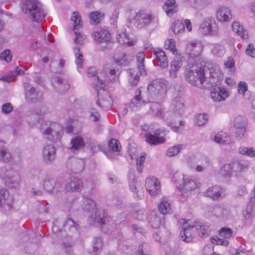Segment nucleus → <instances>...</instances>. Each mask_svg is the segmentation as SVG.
<instances>
[{"mask_svg":"<svg viewBox=\"0 0 255 255\" xmlns=\"http://www.w3.org/2000/svg\"><path fill=\"white\" fill-rule=\"evenodd\" d=\"M212 214L217 218H224L228 214L227 208L222 204H217L210 209Z\"/></svg>","mask_w":255,"mask_h":255,"instance_id":"nucleus-29","label":"nucleus"},{"mask_svg":"<svg viewBox=\"0 0 255 255\" xmlns=\"http://www.w3.org/2000/svg\"><path fill=\"white\" fill-rule=\"evenodd\" d=\"M216 17L221 22L229 21L232 18L231 10L227 6H222L218 9Z\"/></svg>","mask_w":255,"mask_h":255,"instance_id":"nucleus-26","label":"nucleus"},{"mask_svg":"<svg viewBox=\"0 0 255 255\" xmlns=\"http://www.w3.org/2000/svg\"><path fill=\"white\" fill-rule=\"evenodd\" d=\"M163 9L168 16H172L177 11L175 0H167L163 6Z\"/></svg>","mask_w":255,"mask_h":255,"instance_id":"nucleus-38","label":"nucleus"},{"mask_svg":"<svg viewBox=\"0 0 255 255\" xmlns=\"http://www.w3.org/2000/svg\"><path fill=\"white\" fill-rule=\"evenodd\" d=\"M52 84L57 91L61 93L67 91L70 87L69 84L66 82H64L60 77H57L55 82L53 81Z\"/></svg>","mask_w":255,"mask_h":255,"instance_id":"nucleus-40","label":"nucleus"},{"mask_svg":"<svg viewBox=\"0 0 255 255\" xmlns=\"http://www.w3.org/2000/svg\"><path fill=\"white\" fill-rule=\"evenodd\" d=\"M228 94L224 88L219 87L214 89L211 92V97L215 102L224 101L228 97Z\"/></svg>","mask_w":255,"mask_h":255,"instance_id":"nucleus-28","label":"nucleus"},{"mask_svg":"<svg viewBox=\"0 0 255 255\" xmlns=\"http://www.w3.org/2000/svg\"><path fill=\"white\" fill-rule=\"evenodd\" d=\"M233 166L231 164H225L221 170V175L225 178L231 177L233 172Z\"/></svg>","mask_w":255,"mask_h":255,"instance_id":"nucleus-55","label":"nucleus"},{"mask_svg":"<svg viewBox=\"0 0 255 255\" xmlns=\"http://www.w3.org/2000/svg\"><path fill=\"white\" fill-rule=\"evenodd\" d=\"M73 52L75 56V63L79 72L81 73L83 65V56L80 51L79 47H75L73 48Z\"/></svg>","mask_w":255,"mask_h":255,"instance_id":"nucleus-35","label":"nucleus"},{"mask_svg":"<svg viewBox=\"0 0 255 255\" xmlns=\"http://www.w3.org/2000/svg\"><path fill=\"white\" fill-rule=\"evenodd\" d=\"M164 48L172 52L174 54L177 52L176 48L175 40L172 38L167 39L165 41Z\"/></svg>","mask_w":255,"mask_h":255,"instance_id":"nucleus-53","label":"nucleus"},{"mask_svg":"<svg viewBox=\"0 0 255 255\" xmlns=\"http://www.w3.org/2000/svg\"><path fill=\"white\" fill-rule=\"evenodd\" d=\"M211 242L216 245H222L227 246L229 245V241L228 240L223 239L220 238H219L217 236L213 237L211 238Z\"/></svg>","mask_w":255,"mask_h":255,"instance_id":"nucleus-63","label":"nucleus"},{"mask_svg":"<svg viewBox=\"0 0 255 255\" xmlns=\"http://www.w3.org/2000/svg\"><path fill=\"white\" fill-rule=\"evenodd\" d=\"M193 223L195 230L199 236L201 237L208 236L210 229L209 226L207 223L201 221H195Z\"/></svg>","mask_w":255,"mask_h":255,"instance_id":"nucleus-27","label":"nucleus"},{"mask_svg":"<svg viewBox=\"0 0 255 255\" xmlns=\"http://www.w3.org/2000/svg\"><path fill=\"white\" fill-rule=\"evenodd\" d=\"M13 198L5 189H0V208L5 210L12 209L13 205Z\"/></svg>","mask_w":255,"mask_h":255,"instance_id":"nucleus-16","label":"nucleus"},{"mask_svg":"<svg viewBox=\"0 0 255 255\" xmlns=\"http://www.w3.org/2000/svg\"><path fill=\"white\" fill-rule=\"evenodd\" d=\"M114 58L117 64L125 66L129 63L132 59V56L129 54L122 53L116 54Z\"/></svg>","mask_w":255,"mask_h":255,"instance_id":"nucleus-31","label":"nucleus"},{"mask_svg":"<svg viewBox=\"0 0 255 255\" xmlns=\"http://www.w3.org/2000/svg\"><path fill=\"white\" fill-rule=\"evenodd\" d=\"M153 53L156 57V65L164 69L168 65V61L165 52L161 48H156L153 50Z\"/></svg>","mask_w":255,"mask_h":255,"instance_id":"nucleus-22","label":"nucleus"},{"mask_svg":"<svg viewBox=\"0 0 255 255\" xmlns=\"http://www.w3.org/2000/svg\"><path fill=\"white\" fill-rule=\"evenodd\" d=\"M87 75L89 77H92L93 79L94 84H96L99 86V88H104L105 86V82L102 80H100L99 77L96 75L95 69L93 67L90 68L87 70Z\"/></svg>","mask_w":255,"mask_h":255,"instance_id":"nucleus-37","label":"nucleus"},{"mask_svg":"<svg viewBox=\"0 0 255 255\" xmlns=\"http://www.w3.org/2000/svg\"><path fill=\"white\" fill-rule=\"evenodd\" d=\"M225 133H217L214 137V141L220 144H230L231 143L230 137L228 135L225 136Z\"/></svg>","mask_w":255,"mask_h":255,"instance_id":"nucleus-47","label":"nucleus"},{"mask_svg":"<svg viewBox=\"0 0 255 255\" xmlns=\"http://www.w3.org/2000/svg\"><path fill=\"white\" fill-rule=\"evenodd\" d=\"M224 189L218 186L209 187L204 193V195L215 200H219L224 196Z\"/></svg>","mask_w":255,"mask_h":255,"instance_id":"nucleus-24","label":"nucleus"},{"mask_svg":"<svg viewBox=\"0 0 255 255\" xmlns=\"http://www.w3.org/2000/svg\"><path fill=\"white\" fill-rule=\"evenodd\" d=\"M248 86L246 82L244 81H240L238 84V91L239 94H242L246 99H249L251 95L248 92Z\"/></svg>","mask_w":255,"mask_h":255,"instance_id":"nucleus-42","label":"nucleus"},{"mask_svg":"<svg viewBox=\"0 0 255 255\" xmlns=\"http://www.w3.org/2000/svg\"><path fill=\"white\" fill-rule=\"evenodd\" d=\"M185 79L192 85L202 84L205 80L204 69L194 63H188L185 70Z\"/></svg>","mask_w":255,"mask_h":255,"instance_id":"nucleus-5","label":"nucleus"},{"mask_svg":"<svg viewBox=\"0 0 255 255\" xmlns=\"http://www.w3.org/2000/svg\"><path fill=\"white\" fill-rule=\"evenodd\" d=\"M128 178L130 190L133 193H135L134 194V198L137 199H141L143 196L142 192L141 190H137L136 182L133 170H129L128 174Z\"/></svg>","mask_w":255,"mask_h":255,"instance_id":"nucleus-21","label":"nucleus"},{"mask_svg":"<svg viewBox=\"0 0 255 255\" xmlns=\"http://www.w3.org/2000/svg\"><path fill=\"white\" fill-rule=\"evenodd\" d=\"M43 187L49 193H57L61 187V184L56 182L52 176L47 175L43 179Z\"/></svg>","mask_w":255,"mask_h":255,"instance_id":"nucleus-17","label":"nucleus"},{"mask_svg":"<svg viewBox=\"0 0 255 255\" xmlns=\"http://www.w3.org/2000/svg\"><path fill=\"white\" fill-rule=\"evenodd\" d=\"M172 108L175 111H179L184 106L183 100L181 97L177 96L174 98L172 103Z\"/></svg>","mask_w":255,"mask_h":255,"instance_id":"nucleus-57","label":"nucleus"},{"mask_svg":"<svg viewBox=\"0 0 255 255\" xmlns=\"http://www.w3.org/2000/svg\"><path fill=\"white\" fill-rule=\"evenodd\" d=\"M198 30L202 35L215 36L218 34L219 28L214 19L208 18L200 24Z\"/></svg>","mask_w":255,"mask_h":255,"instance_id":"nucleus-11","label":"nucleus"},{"mask_svg":"<svg viewBox=\"0 0 255 255\" xmlns=\"http://www.w3.org/2000/svg\"><path fill=\"white\" fill-rule=\"evenodd\" d=\"M71 20L73 21V30L75 36L74 41L78 44L82 45L86 39V36L76 31L80 29L82 25L81 17L78 11L73 12L71 15Z\"/></svg>","mask_w":255,"mask_h":255,"instance_id":"nucleus-12","label":"nucleus"},{"mask_svg":"<svg viewBox=\"0 0 255 255\" xmlns=\"http://www.w3.org/2000/svg\"><path fill=\"white\" fill-rule=\"evenodd\" d=\"M128 16V20L139 28L147 26L153 19L151 13L144 10H140L138 12L130 10Z\"/></svg>","mask_w":255,"mask_h":255,"instance_id":"nucleus-7","label":"nucleus"},{"mask_svg":"<svg viewBox=\"0 0 255 255\" xmlns=\"http://www.w3.org/2000/svg\"><path fill=\"white\" fill-rule=\"evenodd\" d=\"M25 97L28 102L36 103L40 102L43 99V94L40 91L37 90L29 83H25Z\"/></svg>","mask_w":255,"mask_h":255,"instance_id":"nucleus-14","label":"nucleus"},{"mask_svg":"<svg viewBox=\"0 0 255 255\" xmlns=\"http://www.w3.org/2000/svg\"><path fill=\"white\" fill-rule=\"evenodd\" d=\"M158 208L159 212L163 215L170 213L172 209L171 203L166 197L162 198Z\"/></svg>","mask_w":255,"mask_h":255,"instance_id":"nucleus-36","label":"nucleus"},{"mask_svg":"<svg viewBox=\"0 0 255 255\" xmlns=\"http://www.w3.org/2000/svg\"><path fill=\"white\" fill-rule=\"evenodd\" d=\"M128 154L131 159H135L136 162V170L139 173L142 171L144 163L146 158L145 153L142 152L139 157L136 154H133L131 151H129Z\"/></svg>","mask_w":255,"mask_h":255,"instance_id":"nucleus-30","label":"nucleus"},{"mask_svg":"<svg viewBox=\"0 0 255 255\" xmlns=\"http://www.w3.org/2000/svg\"><path fill=\"white\" fill-rule=\"evenodd\" d=\"M149 103L151 102L145 95V92L140 88L136 91L135 96L129 104V108L132 111H136Z\"/></svg>","mask_w":255,"mask_h":255,"instance_id":"nucleus-10","label":"nucleus"},{"mask_svg":"<svg viewBox=\"0 0 255 255\" xmlns=\"http://www.w3.org/2000/svg\"><path fill=\"white\" fill-rule=\"evenodd\" d=\"M94 88L97 92V105L103 110H109L113 104L112 97L109 95L108 92L104 89V88H99V86L96 84H94Z\"/></svg>","mask_w":255,"mask_h":255,"instance_id":"nucleus-9","label":"nucleus"},{"mask_svg":"<svg viewBox=\"0 0 255 255\" xmlns=\"http://www.w3.org/2000/svg\"><path fill=\"white\" fill-rule=\"evenodd\" d=\"M0 177L5 185L10 188H17L21 182V177L18 173L12 169L1 168Z\"/></svg>","mask_w":255,"mask_h":255,"instance_id":"nucleus-8","label":"nucleus"},{"mask_svg":"<svg viewBox=\"0 0 255 255\" xmlns=\"http://www.w3.org/2000/svg\"><path fill=\"white\" fill-rule=\"evenodd\" d=\"M92 36L97 43H108L111 40V35L110 32L106 30L101 29L94 31Z\"/></svg>","mask_w":255,"mask_h":255,"instance_id":"nucleus-25","label":"nucleus"},{"mask_svg":"<svg viewBox=\"0 0 255 255\" xmlns=\"http://www.w3.org/2000/svg\"><path fill=\"white\" fill-rule=\"evenodd\" d=\"M145 187L151 196L157 194L160 190V183L158 179L153 176H150L145 180Z\"/></svg>","mask_w":255,"mask_h":255,"instance_id":"nucleus-18","label":"nucleus"},{"mask_svg":"<svg viewBox=\"0 0 255 255\" xmlns=\"http://www.w3.org/2000/svg\"><path fill=\"white\" fill-rule=\"evenodd\" d=\"M203 46L201 43L198 41H193L187 44L185 52L189 56L188 59V63L194 61V58L199 56L202 51Z\"/></svg>","mask_w":255,"mask_h":255,"instance_id":"nucleus-13","label":"nucleus"},{"mask_svg":"<svg viewBox=\"0 0 255 255\" xmlns=\"http://www.w3.org/2000/svg\"><path fill=\"white\" fill-rule=\"evenodd\" d=\"M117 39L120 44L128 46H133L136 42L134 39L130 38L125 32L118 34Z\"/></svg>","mask_w":255,"mask_h":255,"instance_id":"nucleus-33","label":"nucleus"},{"mask_svg":"<svg viewBox=\"0 0 255 255\" xmlns=\"http://www.w3.org/2000/svg\"><path fill=\"white\" fill-rule=\"evenodd\" d=\"M102 245V240L100 237H96L94 238L93 242V251L91 253L92 255H96L100 252Z\"/></svg>","mask_w":255,"mask_h":255,"instance_id":"nucleus-46","label":"nucleus"},{"mask_svg":"<svg viewBox=\"0 0 255 255\" xmlns=\"http://www.w3.org/2000/svg\"><path fill=\"white\" fill-rule=\"evenodd\" d=\"M132 215L133 218L138 221H144L147 218L146 213L143 208H135Z\"/></svg>","mask_w":255,"mask_h":255,"instance_id":"nucleus-45","label":"nucleus"},{"mask_svg":"<svg viewBox=\"0 0 255 255\" xmlns=\"http://www.w3.org/2000/svg\"><path fill=\"white\" fill-rule=\"evenodd\" d=\"M141 128L145 132L144 136L145 140L149 144L156 145L165 141L164 137L159 136L162 133L166 132L164 128H157L155 124L153 123L150 125L145 124L141 127Z\"/></svg>","mask_w":255,"mask_h":255,"instance_id":"nucleus-4","label":"nucleus"},{"mask_svg":"<svg viewBox=\"0 0 255 255\" xmlns=\"http://www.w3.org/2000/svg\"><path fill=\"white\" fill-rule=\"evenodd\" d=\"M129 83L133 86L137 85L139 80V76L136 71L133 69H129L128 71Z\"/></svg>","mask_w":255,"mask_h":255,"instance_id":"nucleus-43","label":"nucleus"},{"mask_svg":"<svg viewBox=\"0 0 255 255\" xmlns=\"http://www.w3.org/2000/svg\"><path fill=\"white\" fill-rule=\"evenodd\" d=\"M42 158L46 163H50L54 160L56 157V148L53 144H47L42 149Z\"/></svg>","mask_w":255,"mask_h":255,"instance_id":"nucleus-20","label":"nucleus"},{"mask_svg":"<svg viewBox=\"0 0 255 255\" xmlns=\"http://www.w3.org/2000/svg\"><path fill=\"white\" fill-rule=\"evenodd\" d=\"M182 65V62L179 58L175 59L171 62L169 70V75L171 77L175 78L177 77V73Z\"/></svg>","mask_w":255,"mask_h":255,"instance_id":"nucleus-34","label":"nucleus"},{"mask_svg":"<svg viewBox=\"0 0 255 255\" xmlns=\"http://www.w3.org/2000/svg\"><path fill=\"white\" fill-rule=\"evenodd\" d=\"M21 9L29 13L31 19L35 22H41L46 14L43 6L38 0H22Z\"/></svg>","mask_w":255,"mask_h":255,"instance_id":"nucleus-3","label":"nucleus"},{"mask_svg":"<svg viewBox=\"0 0 255 255\" xmlns=\"http://www.w3.org/2000/svg\"><path fill=\"white\" fill-rule=\"evenodd\" d=\"M239 152L243 155L250 157H255V149L253 147L241 146L239 149Z\"/></svg>","mask_w":255,"mask_h":255,"instance_id":"nucleus-50","label":"nucleus"},{"mask_svg":"<svg viewBox=\"0 0 255 255\" xmlns=\"http://www.w3.org/2000/svg\"><path fill=\"white\" fill-rule=\"evenodd\" d=\"M71 144L70 150L74 153L85 146V141L82 137L77 136L71 139Z\"/></svg>","mask_w":255,"mask_h":255,"instance_id":"nucleus-32","label":"nucleus"},{"mask_svg":"<svg viewBox=\"0 0 255 255\" xmlns=\"http://www.w3.org/2000/svg\"><path fill=\"white\" fill-rule=\"evenodd\" d=\"M163 220L157 215L152 216L150 221V223L153 229H158L160 226Z\"/></svg>","mask_w":255,"mask_h":255,"instance_id":"nucleus-61","label":"nucleus"},{"mask_svg":"<svg viewBox=\"0 0 255 255\" xmlns=\"http://www.w3.org/2000/svg\"><path fill=\"white\" fill-rule=\"evenodd\" d=\"M12 56L9 50H5L0 54V60L7 63L11 61Z\"/></svg>","mask_w":255,"mask_h":255,"instance_id":"nucleus-64","label":"nucleus"},{"mask_svg":"<svg viewBox=\"0 0 255 255\" xmlns=\"http://www.w3.org/2000/svg\"><path fill=\"white\" fill-rule=\"evenodd\" d=\"M172 180L177 189L182 192L192 191L199 186V183L193 177L178 172L174 173Z\"/></svg>","mask_w":255,"mask_h":255,"instance_id":"nucleus-6","label":"nucleus"},{"mask_svg":"<svg viewBox=\"0 0 255 255\" xmlns=\"http://www.w3.org/2000/svg\"><path fill=\"white\" fill-rule=\"evenodd\" d=\"M110 148L114 152H120L121 146L119 140L115 138L111 139L108 143Z\"/></svg>","mask_w":255,"mask_h":255,"instance_id":"nucleus-58","label":"nucleus"},{"mask_svg":"<svg viewBox=\"0 0 255 255\" xmlns=\"http://www.w3.org/2000/svg\"><path fill=\"white\" fill-rule=\"evenodd\" d=\"M172 29L175 34L182 33L184 31L185 25L182 21L177 20L174 22Z\"/></svg>","mask_w":255,"mask_h":255,"instance_id":"nucleus-52","label":"nucleus"},{"mask_svg":"<svg viewBox=\"0 0 255 255\" xmlns=\"http://www.w3.org/2000/svg\"><path fill=\"white\" fill-rule=\"evenodd\" d=\"M62 129L60 126L57 123L50 125V127L47 128L43 131V134L46 138L50 141L56 142L60 139Z\"/></svg>","mask_w":255,"mask_h":255,"instance_id":"nucleus-15","label":"nucleus"},{"mask_svg":"<svg viewBox=\"0 0 255 255\" xmlns=\"http://www.w3.org/2000/svg\"><path fill=\"white\" fill-rule=\"evenodd\" d=\"M96 204L92 199L84 197L82 207L83 210L88 212H94L88 219V222L90 224L97 223L100 225H105L106 226H113L114 222L113 219L108 216V214L105 210H101L96 211Z\"/></svg>","mask_w":255,"mask_h":255,"instance_id":"nucleus-2","label":"nucleus"},{"mask_svg":"<svg viewBox=\"0 0 255 255\" xmlns=\"http://www.w3.org/2000/svg\"><path fill=\"white\" fill-rule=\"evenodd\" d=\"M104 14L102 12L96 11L92 12L89 15L90 22L92 24H98L104 18Z\"/></svg>","mask_w":255,"mask_h":255,"instance_id":"nucleus-44","label":"nucleus"},{"mask_svg":"<svg viewBox=\"0 0 255 255\" xmlns=\"http://www.w3.org/2000/svg\"><path fill=\"white\" fill-rule=\"evenodd\" d=\"M166 81L163 79H157L152 80L148 84L145 94L151 103L150 109L153 114L157 118L166 122V125L173 131L178 132L184 127L185 123L180 121L179 123H175L176 113L165 112V109L159 104L158 101L162 100L166 92Z\"/></svg>","mask_w":255,"mask_h":255,"instance_id":"nucleus-1","label":"nucleus"},{"mask_svg":"<svg viewBox=\"0 0 255 255\" xmlns=\"http://www.w3.org/2000/svg\"><path fill=\"white\" fill-rule=\"evenodd\" d=\"M234 126L236 129L247 128V121L242 117H238L235 120Z\"/></svg>","mask_w":255,"mask_h":255,"instance_id":"nucleus-59","label":"nucleus"},{"mask_svg":"<svg viewBox=\"0 0 255 255\" xmlns=\"http://www.w3.org/2000/svg\"><path fill=\"white\" fill-rule=\"evenodd\" d=\"M232 28L233 31L243 39L247 38V32L244 29L243 25L240 24L239 22L234 21L232 24Z\"/></svg>","mask_w":255,"mask_h":255,"instance_id":"nucleus-41","label":"nucleus"},{"mask_svg":"<svg viewBox=\"0 0 255 255\" xmlns=\"http://www.w3.org/2000/svg\"><path fill=\"white\" fill-rule=\"evenodd\" d=\"M145 55L143 52H140L137 53V67L139 72L141 75H146V72L144 65Z\"/></svg>","mask_w":255,"mask_h":255,"instance_id":"nucleus-39","label":"nucleus"},{"mask_svg":"<svg viewBox=\"0 0 255 255\" xmlns=\"http://www.w3.org/2000/svg\"><path fill=\"white\" fill-rule=\"evenodd\" d=\"M224 47L219 44H215L213 45L212 52L213 54L217 57H222L225 53Z\"/></svg>","mask_w":255,"mask_h":255,"instance_id":"nucleus-49","label":"nucleus"},{"mask_svg":"<svg viewBox=\"0 0 255 255\" xmlns=\"http://www.w3.org/2000/svg\"><path fill=\"white\" fill-rule=\"evenodd\" d=\"M182 229L183 231L180 233L182 240L187 243L191 242L193 239L192 234L196 231L193 222L187 221L183 225Z\"/></svg>","mask_w":255,"mask_h":255,"instance_id":"nucleus-19","label":"nucleus"},{"mask_svg":"<svg viewBox=\"0 0 255 255\" xmlns=\"http://www.w3.org/2000/svg\"><path fill=\"white\" fill-rule=\"evenodd\" d=\"M83 187L82 181L78 177H72L65 185L67 191L74 192L81 191Z\"/></svg>","mask_w":255,"mask_h":255,"instance_id":"nucleus-23","label":"nucleus"},{"mask_svg":"<svg viewBox=\"0 0 255 255\" xmlns=\"http://www.w3.org/2000/svg\"><path fill=\"white\" fill-rule=\"evenodd\" d=\"M121 71L119 69H110L108 75V81L110 82H115L119 79Z\"/></svg>","mask_w":255,"mask_h":255,"instance_id":"nucleus-54","label":"nucleus"},{"mask_svg":"<svg viewBox=\"0 0 255 255\" xmlns=\"http://www.w3.org/2000/svg\"><path fill=\"white\" fill-rule=\"evenodd\" d=\"M183 144H178L169 147L166 153V155L168 157H172L177 155L181 150Z\"/></svg>","mask_w":255,"mask_h":255,"instance_id":"nucleus-51","label":"nucleus"},{"mask_svg":"<svg viewBox=\"0 0 255 255\" xmlns=\"http://www.w3.org/2000/svg\"><path fill=\"white\" fill-rule=\"evenodd\" d=\"M78 225L72 219L69 218L63 223V227L64 231H77Z\"/></svg>","mask_w":255,"mask_h":255,"instance_id":"nucleus-48","label":"nucleus"},{"mask_svg":"<svg viewBox=\"0 0 255 255\" xmlns=\"http://www.w3.org/2000/svg\"><path fill=\"white\" fill-rule=\"evenodd\" d=\"M11 157V154L5 147H0V161H8Z\"/></svg>","mask_w":255,"mask_h":255,"instance_id":"nucleus-60","label":"nucleus"},{"mask_svg":"<svg viewBox=\"0 0 255 255\" xmlns=\"http://www.w3.org/2000/svg\"><path fill=\"white\" fill-rule=\"evenodd\" d=\"M219 235L221 238L228 240L233 236V231L230 228H222L220 230Z\"/></svg>","mask_w":255,"mask_h":255,"instance_id":"nucleus-62","label":"nucleus"},{"mask_svg":"<svg viewBox=\"0 0 255 255\" xmlns=\"http://www.w3.org/2000/svg\"><path fill=\"white\" fill-rule=\"evenodd\" d=\"M208 115L205 114H199L195 116V122L198 126L204 125L208 121Z\"/></svg>","mask_w":255,"mask_h":255,"instance_id":"nucleus-56","label":"nucleus"}]
</instances>
